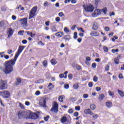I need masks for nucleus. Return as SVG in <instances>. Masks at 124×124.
Listing matches in <instances>:
<instances>
[{
  "mask_svg": "<svg viewBox=\"0 0 124 124\" xmlns=\"http://www.w3.org/2000/svg\"><path fill=\"white\" fill-rule=\"evenodd\" d=\"M24 48L25 46H20L17 52L16 53L14 58L4 62L3 71L5 74H10L13 71V66H14L19 55L22 53Z\"/></svg>",
  "mask_w": 124,
  "mask_h": 124,
  "instance_id": "f257e3e1",
  "label": "nucleus"
},
{
  "mask_svg": "<svg viewBox=\"0 0 124 124\" xmlns=\"http://www.w3.org/2000/svg\"><path fill=\"white\" fill-rule=\"evenodd\" d=\"M38 114L36 113L31 112L30 111H28L27 119H31V120H36V119H38Z\"/></svg>",
  "mask_w": 124,
  "mask_h": 124,
  "instance_id": "f03ea898",
  "label": "nucleus"
},
{
  "mask_svg": "<svg viewBox=\"0 0 124 124\" xmlns=\"http://www.w3.org/2000/svg\"><path fill=\"white\" fill-rule=\"evenodd\" d=\"M37 11V6L33 7L29 13V19L31 20L35 16V14Z\"/></svg>",
  "mask_w": 124,
  "mask_h": 124,
  "instance_id": "7ed1b4c3",
  "label": "nucleus"
},
{
  "mask_svg": "<svg viewBox=\"0 0 124 124\" xmlns=\"http://www.w3.org/2000/svg\"><path fill=\"white\" fill-rule=\"evenodd\" d=\"M18 117L19 119H28V111H19L18 113Z\"/></svg>",
  "mask_w": 124,
  "mask_h": 124,
  "instance_id": "20e7f679",
  "label": "nucleus"
},
{
  "mask_svg": "<svg viewBox=\"0 0 124 124\" xmlns=\"http://www.w3.org/2000/svg\"><path fill=\"white\" fill-rule=\"evenodd\" d=\"M83 7L86 12H93L94 9L93 5H83Z\"/></svg>",
  "mask_w": 124,
  "mask_h": 124,
  "instance_id": "39448f33",
  "label": "nucleus"
},
{
  "mask_svg": "<svg viewBox=\"0 0 124 124\" xmlns=\"http://www.w3.org/2000/svg\"><path fill=\"white\" fill-rule=\"evenodd\" d=\"M39 103L40 106H41L42 107H46V98L45 97L40 98L39 100Z\"/></svg>",
  "mask_w": 124,
  "mask_h": 124,
  "instance_id": "423d86ee",
  "label": "nucleus"
},
{
  "mask_svg": "<svg viewBox=\"0 0 124 124\" xmlns=\"http://www.w3.org/2000/svg\"><path fill=\"white\" fill-rule=\"evenodd\" d=\"M50 111L54 113H58L59 111V105L57 102H54V106L52 108Z\"/></svg>",
  "mask_w": 124,
  "mask_h": 124,
  "instance_id": "0eeeda50",
  "label": "nucleus"
},
{
  "mask_svg": "<svg viewBox=\"0 0 124 124\" xmlns=\"http://www.w3.org/2000/svg\"><path fill=\"white\" fill-rule=\"evenodd\" d=\"M4 98H9L10 97V93L8 91H3L0 92Z\"/></svg>",
  "mask_w": 124,
  "mask_h": 124,
  "instance_id": "6e6552de",
  "label": "nucleus"
},
{
  "mask_svg": "<svg viewBox=\"0 0 124 124\" xmlns=\"http://www.w3.org/2000/svg\"><path fill=\"white\" fill-rule=\"evenodd\" d=\"M21 24L24 28L28 27V17L23 18L21 19Z\"/></svg>",
  "mask_w": 124,
  "mask_h": 124,
  "instance_id": "1a4fd4ad",
  "label": "nucleus"
},
{
  "mask_svg": "<svg viewBox=\"0 0 124 124\" xmlns=\"http://www.w3.org/2000/svg\"><path fill=\"white\" fill-rule=\"evenodd\" d=\"M0 89V90H5V89H7V85L6 84V81L1 80Z\"/></svg>",
  "mask_w": 124,
  "mask_h": 124,
  "instance_id": "9d476101",
  "label": "nucleus"
},
{
  "mask_svg": "<svg viewBox=\"0 0 124 124\" xmlns=\"http://www.w3.org/2000/svg\"><path fill=\"white\" fill-rule=\"evenodd\" d=\"M101 14V10L96 9L94 11V13L92 14L93 17H96L97 15H100Z\"/></svg>",
  "mask_w": 124,
  "mask_h": 124,
  "instance_id": "9b49d317",
  "label": "nucleus"
},
{
  "mask_svg": "<svg viewBox=\"0 0 124 124\" xmlns=\"http://www.w3.org/2000/svg\"><path fill=\"white\" fill-rule=\"evenodd\" d=\"M14 31H13V30H12L11 28L9 29L8 31V38H10V37L12 36Z\"/></svg>",
  "mask_w": 124,
  "mask_h": 124,
  "instance_id": "f8f14e48",
  "label": "nucleus"
},
{
  "mask_svg": "<svg viewBox=\"0 0 124 124\" xmlns=\"http://www.w3.org/2000/svg\"><path fill=\"white\" fill-rule=\"evenodd\" d=\"M93 29L94 31H96L98 29V23L97 22H94L93 26Z\"/></svg>",
  "mask_w": 124,
  "mask_h": 124,
  "instance_id": "ddd939ff",
  "label": "nucleus"
},
{
  "mask_svg": "<svg viewBox=\"0 0 124 124\" xmlns=\"http://www.w3.org/2000/svg\"><path fill=\"white\" fill-rule=\"evenodd\" d=\"M55 35L59 37H62V35H63V32H58L56 33Z\"/></svg>",
  "mask_w": 124,
  "mask_h": 124,
  "instance_id": "4468645a",
  "label": "nucleus"
},
{
  "mask_svg": "<svg viewBox=\"0 0 124 124\" xmlns=\"http://www.w3.org/2000/svg\"><path fill=\"white\" fill-rule=\"evenodd\" d=\"M104 97H105L104 94H101L100 95H99V98H98L99 101H101L103 100V99H104Z\"/></svg>",
  "mask_w": 124,
  "mask_h": 124,
  "instance_id": "2eb2a0df",
  "label": "nucleus"
},
{
  "mask_svg": "<svg viewBox=\"0 0 124 124\" xmlns=\"http://www.w3.org/2000/svg\"><path fill=\"white\" fill-rule=\"evenodd\" d=\"M106 106H107L108 108H110V107H112V103L111 102H107L106 103Z\"/></svg>",
  "mask_w": 124,
  "mask_h": 124,
  "instance_id": "dca6fc26",
  "label": "nucleus"
},
{
  "mask_svg": "<svg viewBox=\"0 0 124 124\" xmlns=\"http://www.w3.org/2000/svg\"><path fill=\"white\" fill-rule=\"evenodd\" d=\"M63 38L66 41H69V40H70L71 37H70V35H65V36H64Z\"/></svg>",
  "mask_w": 124,
  "mask_h": 124,
  "instance_id": "f3484780",
  "label": "nucleus"
},
{
  "mask_svg": "<svg viewBox=\"0 0 124 124\" xmlns=\"http://www.w3.org/2000/svg\"><path fill=\"white\" fill-rule=\"evenodd\" d=\"M119 59H120L119 56H118L116 58H115L114 62L116 63V64H119V62H120V60H119Z\"/></svg>",
  "mask_w": 124,
  "mask_h": 124,
  "instance_id": "a211bd4d",
  "label": "nucleus"
},
{
  "mask_svg": "<svg viewBox=\"0 0 124 124\" xmlns=\"http://www.w3.org/2000/svg\"><path fill=\"white\" fill-rule=\"evenodd\" d=\"M107 11H108L107 10V8H104V9H101V12H103V13H104L105 15L107 14Z\"/></svg>",
  "mask_w": 124,
  "mask_h": 124,
  "instance_id": "6ab92c4d",
  "label": "nucleus"
},
{
  "mask_svg": "<svg viewBox=\"0 0 124 124\" xmlns=\"http://www.w3.org/2000/svg\"><path fill=\"white\" fill-rule=\"evenodd\" d=\"M47 88L49 90H51L54 88V85H53L52 83H49Z\"/></svg>",
  "mask_w": 124,
  "mask_h": 124,
  "instance_id": "aec40b11",
  "label": "nucleus"
},
{
  "mask_svg": "<svg viewBox=\"0 0 124 124\" xmlns=\"http://www.w3.org/2000/svg\"><path fill=\"white\" fill-rule=\"evenodd\" d=\"M118 93L120 94V96L124 97V92L122 91L118 90Z\"/></svg>",
  "mask_w": 124,
  "mask_h": 124,
  "instance_id": "412c9836",
  "label": "nucleus"
},
{
  "mask_svg": "<svg viewBox=\"0 0 124 124\" xmlns=\"http://www.w3.org/2000/svg\"><path fill=\"white\" fill-rule=\"evenodd\" d=\"M67 121V118H66V117L63 116V117H62L61 120L62 123H66Z\"/></svg>",
  "mask_w": 124,
  "mask_h": 124,
  "instance_id": "4be33fe9",
  "label": "nucleus"
},
{
  "mask_svg": "<svg viewBox=\"0 0 124 124\" xmlns=\"http://www.w3.org/2000/svg\"><path fill=\"white\" fill-rule=\"evenodd\" d=\"M21 82H22V80L20 78H18L16 79V86H18L19 84H21Z\"/></svg>",
  "mask_w": 124,
  "mask_h": 124,
  "instance_id": "5701e85b",
  "label": "nucleus"
},
{
  "mask_svg": "<svg viewBox=\"0 0 124 124\" xmlns=\"http://www.w3.org/2000/svg\"><path fill=\"white\" fill-rule=\"evenodd\" d=\"M90 111H91L90 109H86L84 110V113L86 115H89L90 114Z\"/></svg>",
  "mask_w": 124,
  "mask_h": 124,
  "instance_id": "b1692460",
  "label": "nucleus"
},
{
  "mask_svg": "<svg viewBox=\"0 0 124 124\" xmlns=\"http://www.w3.org/2000/svg\"><path fill=\"white\" fill-rule=\"evenodd\" d=\"M90 108L91 110H94L96 108L95 105L92 104L90 105Z\"/></svg>",
  "mask_w": 124,
  "mask_h": 124,
  "instance_id": "393cba45",
  "label": "nucleus"
},
{
  "mask_svg": "<svg viewBox=\"0 0 124 124\" xmlns=\"http://www.w3.org/2000/svg\"><path fill=\"white\" fill-rule=\"evenodd\" d=\"M73 88L74 89H75V90H78V89L79 88V85L78 84V83H75L73 85Z\"/></svg>",
  "mask_w": 124,
  "mask_h": 124,
  "instance_id": "a878e982",
  "label": "nucleus"
},
{
  "mask_svg": "<svg viewBox=\"0 0 124 124\" xmlns=\"http://www.w3.org/2000/svg\"><path fill=\"white\" fill-rule=\"evenodd\" d=\"M103 50H104V51L106 53L108 52V51H109V49L106 46H104Z\"/></svg>",
  "mask_w": 124,
  "mask_h": 124,
  "instance_id": "bb28decb",
  "label": "nucleus"
},
{
  "mask_svg": "<svg viewBox=\"0 0 124 124\" xmlns=\"http://www.w3.org/2000/svg\"><path fill=\"white\" fill-rule=\"evenodd\" d=\"M48 64V62H47V61L45 60L43 62V65H44V67H46Z\"/></svg>",
  "mask_w": 124,
  "mask_h": 124,
  "instance_id": "cd10ccee",
  "label": "nucleus"
},
{
  "mask_svg": "<svg viewBox=\"0 0 124 124\" xmlns=\"http://www.w3.org/2000/svg\"><path fill=\"white\" fill-rule=\"evenodd\" d=\"M108 93L109 94V95H110V96H114V92H111V91H108Z\"/></svg>",
  "mask_w": 124,
  "mask_h": 124,
  "instance_id": "c85d7f7f",
  "label": "nucleus"
},
{
  "mask_svg": "<svg viewBox=\"0 0 124 124\" xmlns=\"http://www.w3.org/2000/svg\"><path fill=\"white\" fill-rule=\"evenodd\" d=\"M51 63L55 65V64H57V61L55 59H52L51 60Z\"/></svg>",
  "mask_w": 124,
  "mask_h": 124,
  "instance_id": "c756f323",
  "label": "nucleus"
},
{
  "mask_svg": "<svg viewBox=\"0 0 124 124\" xmlns=\"http://www.w3.org/2000/svg\"><path fill=\"white\" fill-rule=\"evenodd\" d=\"M24 32H25L24 31H19L18 32V35H24Z\"/></svg>",
  "mask_w": 124,
  "mask_h": 124,
  "instance_id": "7c9ffc66",
  "label": "nucleus"
},
{
  "mask_svg": "<svg viewBox=\"0 0 124 124\" xmlns=\"http://www.w3.org/2000/svg\"><path fill=\"white\" fill-rule=\"evenodd\" d=\"M62 99H63V96L61 95V96H60L59 97V101L60 102H62V101H63Z\"/></svg>",
  "mask_w": 124,
  "mask_h": 124,
  "instance_id": "2f4dec72",
  "label": "nucleus"
},
{
  "mask_svg": "<svg viewBox=\"0 0 124 124\" xmlns=\"http://www.w3.org/2000/svg\"><path fill=\"white\" fill-rule=\"evenodd\" d=\"M111 52L113 54H114V53H118V52H119V49H112Z\"/></svg>",
  "mask_w": 124,
  "mask_h": 124,
  "instance_id": "473e14b6",
  "label": "nucleus"
},
{
  "mask_svg": "<svg viewBox=\"0 0 124 124\" xmlns=\"http://www.w3.org/2000/svg\"><path fill=\"white\" fill-rule=\"evenodd\" d=\"M68 77L69 79H71L73 78V75H72V74H69L68 76Z\"/></svg>",
  "mask_w": 124,
  "mask_h": 124,
  "instance_id": "72a5a7b5",
  "label": "nucleus"
},
{
  "mask_svg": "<svg viewBox=\"0 0 124 124\" xmlns=\"http://www.w3.org/2000/svg\"><path fill=\"white\" fill-rule=\"evenodd\" d=\"M78 31H80L81 32H85V31H84V29H83V28H78Z\"/></svg>",
  "mask_w": 124,
  "mask_h": 124,
  "instance_id": "f704fd0d",
  "label": "nucleus"
},
{
  "mask_svg": "<svg viewBox=\"0 0 124 124\" xmlns=\"http://www.w3.org/2000/svg\"><path fill=\"white\" fill-rule=\"evenodd\" d=\"M59 17H63V16H64V14H63V13L62 12H60L58 14Z\"/></svg>",
  "mask_w": 124,
  "mask_h": 124,
  "instance_id": "c9c22d12",
  "label": "nucleus"
},
{
  "mask_svg": "<svg viewBox=\"0 0 124 124\" xmlns=\"http://www.w3.org/2000/svg\"><path fill=\"white\" fill-rule=\"evenodd\" d=\"M95 90H96V92H100V91H101V88H100L99 87H96L95 88Z\"/></svg>",
  "mask_w": 124,
  "mask_h": 124,
  "instance_id": "e433bc0d",
  "label": "nucleus"
},
{
  "mask_svg": "<svg viewBox=\"0 0 124 124\" xmlns=\"http://www.w3.org/2000/svg\"><path fill=\"white\" fill-rule=\"evenodd\" d=\"M74 39H77V32L74 33Z\"/></svg>",
  "mask_w": 124,
  "mask_h": 124,
  "instance_id": "4c0bfd02",
  "label": "nucleus"
},
{
  "mask_svg": "<svg viewBox=\"0 0 124 124\" xmlns=\"http://www.w3.org/2000/svg\"><path fill=\"white\" fill-rule=\"evenodd\" d=\"M83 98H85V99L88 98L89 97V94H84L83 95Z\"/></svg>",
  "mask_w": 124,
  "mask_h": 124,
  "instance_id": "58836bf2",
  "label": "nucleus"
},
{
  "mask_svg": "<svg viewBox=\"0 0 124 124\" xmlns=\"http://www.w3.org/2000/svg\"><path fill=\"white\" fill-rule=\"evenodd\" d=\"M98 80V78L95 76L93 78V80L94 81V82H97Z\"/></svg>",
  "mask_w": 124,
  "mask_h": 124,
  "instance_id": "ea45409f",
  "label": "nucleus"
},
{
  "mask_svg": "<svg viewBox=\"0 0 124 124\" xmlns=\"http://www.w3.org/2000/svg\"><path fill=\"white\" fill-rule=\"evenodd\" d=\"M93 86V82H90L88 83V86L89 87V88H92Z\"/></svg>",
  "mask_w": 124,
  "mask_h": 124,
  "instance_id": "a19ab883",
  "label": "nucleus"
},
{
  "mask_svg": "<svg viewBox=\"0 0 124 124\" xmlns=\"http://www.w3.org/2000/svg\"><path fill=\"white\" fill-rule=\"evenodd\" d=\"M93 119H97V118H98V116H97V114L94 113L93 115Z\"/></svg>",
  "mask_w": 124,
  "mask_h": 124,
  "instance_id": "79ce46f5",
  "label": "nucleus"
},
{
  "mask_svg": "<svg viewBox=\"0 0 124 124\" xmlns=\"http://www.w3.org/2000/svg\"><path fill=\"white\" fill-rule=\"evenodd\" d=\"M4 26V22H0V28H2Z\"/></svg>",
  "mask_w": 124,
  "mask_h": 124,
  "instance_id": "37998d69",
  "label": "nucleus"
},
{
  "mask_svg": "<svg viewBox=\"0 0 124 124\" xmlns=\"http://www.w3.org/2000/svg\"><path fill=\"white\" fill-rule=\"evenodd\" d=\"M19 106L20 108H22V109H25V107L23 104L19 103Z\"/></svg>",
  "mask_w": 124,
  "mask_h": 124,
  "instance_id": "c03bdc74",
  "label": "nucleus"
},
{
  "mask_svg": "<svg viewBox=\"0 0 124 124\" xmlns=\"http://www.w3.org/2000/svg\"><path fill=\"white\" fill-rule=\"evenodd\" d=\"M64 31L65 32H69V30H68L67 27H65L64 28Z\"/></svg>",
  "mask_w": 124,
  "mask_h": 124,
  "instance_id": "a18cd8bd",
  "label": "nucleus"
},
{
  "mask_svg": "<svg viewBox=\"0 0 124 124\" xmlns=\"http://www.w3.org/2000/svg\"><path fill=\"white\" fill-rule=\"evenodd\" d=\"M68 113L69 114H72V113H73L74 111H73V109L71 108L70 109L68 110Z\"/></svg>",
  "mask_w": 124,
  "mask_h": 124,
  "instance_id": "49530a36",
  "label": "nucleus"
},
{
  "mask_svg": "<svg viewBox=\"0 0 124 124\" xmlns=\"http://www.w3.org/2000/svg\"><path fill=\"white\" fill-rule=\"evenodd\" d=\"M7 53L10 55V54H12V53H13V50H12V49H9L7 51Z\"/></svg>",
  "mask_w": 124,
  "mask_h": 124,
  "instance_id": "de8ad7c7",
  "label": "nucleus"
},
{
  "mask_svg": "<svg viewBox=\"0 0 124 124\" xmlns=\"http://www.w3.org/2000/svg\"><path fill=\"white\" fill-rule=\"evenodd\" d=\"M55 21L56 22H60V21H61V18H60V17H56Z\"/></svg>",
  "mask_w": 124,
  "mask_h": 124,
  "instance_id": "09e8293b",
  "label": "nucleus"
},
{
  "mask_svg": "<svg viewBox=\"0 0 124 124\" xmlns=\"http://www.w3.org/2000/svg\"><path fill=\"white\" fill-rule=\"evenodd\" d=\"M64 87L65 89H68V88H69V85H68V84H65L64 85Z\"/></svg>",
  "mask_w": 124,
  "mask_h": 124,
  "instance_id": "8fccbe9b",
  "label": "nucleus"
},
{
  "mask_svg": "<svg viewBox=\"0 0 124 124\" xmlns=\"http://www.w3.org/2000/svg\"><path fill=\"white\" fill-rule=\"evenodd\" d=\"M95 34H96V32L94 33V32H91L90 33V35H92V36H95Z\"/></svg>",
  "mask_w": 124,
  "mask_h": 124,
  "instance_id": "3c124183",
  "label": "nucleus"
},
{
  "mask_svg": "<svg viewBox=\"0 0 124 124\" xmlns=\"http://www.w3.org/2000/svg\"><path fill=\"white\" fill-rule=\"evenodd\" d=\"M105 31H110V28L109 27H106L105 28Z\"/></svg>",
  "mask_w": 124,
  "mask_h": 124,
  "instance_id": "603ef678",
  "label": "nucleus"
},
{
  "mask_svg": "<svg viewBox=\"0 0 124 124\" xmlns=\"http://www.w3.org/2000/svg\"><path fill=\"white\" fill-rule=\"evenodd\" d=\"M70 100L72 102L76 101V99L74 97H72L70 98Z\"/></svg>",
  "mask_w": 124,
  "mask_h": 124,
  "instance_id": "864d4df0",
  "label": "nucleus"
},
{
  "mask_svg": "<svg viewBox=\"0 0 124 124\" xmlns=\"http://www.w3.org/2000/svg\"><path fill=\"white\" fill-rule=\"evenodd\" d=\"M59 77L60 78H61V79H62V78H63L64 77V74H61L60 75H59Z\"/></svg>",
  "mask_w": 124,
  "mask_h": 124,
  "instance_id": "5fc2aeb1",
  "label": "nucleus"
},
{
  "mask_svg": "<svg viewBox=\"0 0 124 124\" xmlns=\"http://www.w3.org/2000/svg\"><path fill=\"white\" fill-rule=\"evenodd\" d=\"M105 70L106 71H109V65H107L105 67Z\"/></svg>",
  "mask_w": 124,
  "mask_h": 124,
  "instance_id": "6e6d98bb",
  "label": "nucleus"
},
{
  "mask_svg": "<svg viewBox=\"0 0 124 124\" xmlns=\"http://www.w3.org/2000/svg\"><path fill=\"white\" fill-rule=\"evenodd\" d=\"M80 106H76L75 107V109L77 111H80Z\"/></svg>",
  "mask_w": 124,
  "mask_h": 124,
  "instance_id": "4d7b16f0",
  "label": "nucleus"
},
{
  "mask_svg": "<svg viewBox=\"0 0 124 124\" xmlns=\"http://www.w3.org/2000/svg\"><path fill=\"white\" fill-rule=\"evenodd\" d=\"M31 37H34L35 36V33H32V32H31Z\"/></svg>",
  "mask_w": 124,
  "mask_h": 124,
  "instance_id": "13d9d810",
  "label": "nucleus"
},
{
  "mask_svg": "<svg viewBox=\"0 0 124 124\" xmlns=\"http://www.w3.org/2000/svg\"><path fill=\"white\" fill-rule=\"evenodd\" d=\"M35 95H39L40 94V91H37L35 93Z\"/></svg>",
  "mask_w": 124,
  "mask_h": 124,
  "instance_id": "bf43d9fd",
  "label": "nucleus"
},
{
  "mask_svg": "<svg viewBox=\"0 0 124 124\" xmlns=\"http://www.w3.org/2000/svg\"><path fill=\"white\" fill-rule=\"evenodd\" d=\"M78 115H79V113H78V112H76L74 113V116L75 117H78Z\"/></svg>",
  "mask_w": 124,
  "mask_h": 124,
  "instance_id": "052dcab7",
  "label": "nucleus"
},
{
  "mask_svg": "<svg viewBox=\"0 0 124 124\" xmlns=\"http://www.w3.org/2000/svg\"><path fill=\"white\" fill-rule=\"evenodd\" d=\"M4 52H0V55L1 56V58L4 57V56H5V55H4Z\"/></svg>",
  "mask_w": 124,
  "mask_h": 124,
  "instance_id": "680f3d73",
  "label": "nucleus"
},
{
  "mask_svg": "<svg viewBox=\"0 0 124 124\" xmlns=\"http://www.w3.org/2000/svg\"><path fill=\"white\" fill-rule=\"evenodd\" d=\"M49 116H47L46 117H44V120L45 121V122H47L48 121V120H49Z\"/></svg>",
  "mask_w": 124,
  "mask_h": 124,
  "instance_id": "e2e57ef3",
  "label": "nucleus"
},
{
  "mask_svg": "<svg viewBox=\"0 0 124 124\" xmlns=\"http://www.w3.org/2000/svg\"><path fill=\"white\" fill-rule=\"evenodd\" d=\"M92 66L93 68H95V67H96V64L95 63H93Z\"/></svg>",
  "mask_w": 124,
  "mask_h": 124,
  "instance_id": "0e129e2a",
  "label": "nucleus"
},
{
  "mask_svg": "<svg viewBox=\"0 0 124 124\" xmlns=\"http://www.w3.org/2000/svg\"><path fill=\"white\" fill-rule=\"evenodd\" d=\"M111 39H112V41L114 42V41H115V40L118 39V37L114 36V37L112 38Z\"/></svg>",
  "mask_w": 124,
  "mask_h": 124,
  "instance_id": "69168bd1",
  "label": "nucleus"
},
{
  "mask_svg": "<svg viewBox=\"0 0 124 124\" xmlns=\"http://www.w3.org/2000/svg\"><path fill=\"white\" fill-rule=\"evenodd\" d=\"M76 68H77V70H81V66L78 65V66H77Z\"/></svg>",
  "mask_w": 124,
  "mask_h": 124,
  "instance_id": "338daca9",
  "label": "nucleus"
},
{
  "mask_svg": "<svg viewBox=\"0 0 124 124\" xmlns=\"http://www.w3.org/2000/svg\"><path fill=\"white\" fill-rule=\"evenodd\" d=\"M52 31H57V30H56V26H54L52 28Z\"/></svg>",
  "mask_w": 124,
  "mask_h": 124,
  "instance_id": "774afa93",
  "label": "nucleus"
}]
</instances>
